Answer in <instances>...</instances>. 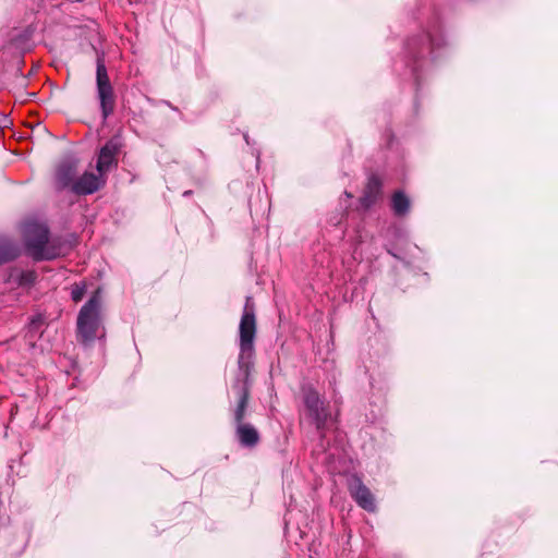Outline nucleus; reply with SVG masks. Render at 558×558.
Returning <instances> with one entry per match:
<instances>
[{"label": "nucleus", "mask_w": 558, "mask_h": 558, "mask_svg": "<svg viewBox=\"0 0 558 558\" xmlns=\"http://www.w3.org/2000/svg\"><path fill=\"white\" fill-rule=\"evenodd\" d=\"M97 94L104 119H107L114 109V93L111 86L106 65L102 60H97L96 69Z\"/></svg>", "instance_id": "4"}, {"label": "nucleus", "mask_w": 558, "mask_h": 558, "mask_svg": "<svg viewBox=\"0 0 558 558\" xmlns=\"http://www.w3.org/2000/svg\"><path fill=\"white\" fill-rule=\"evenodd\" d=\"M24 238L27 254L36 260L53 259L57 253L49 245L48 228L38 222H27L24 226Z\"/></svg>", "instance_id": "3"}, {"label": "nucleus", "mask_w": 558, "mask_h": 558, "mask_svg": "<svg viewBox=\"0 0 558 558\" xmlns=\"http://www.w3.org/2000/svg\"><path fill=\"white\" fill-rule=\"evenodd\" d=\"M236 434L240 442L245 447H253L259 440L257 430L250 424L236 425Z\"/></svg>", "instance_id": "12"}, {"label": "nucleus", "mask_w": 558, "mask_h": 558, "mask_svg": "<svg viewBox=\"0 0 558 558\" xmlns=\"http://www.w3.org/2000/svg\"><path fill=\"white\" fill-rule=\"evenodd\" d=\"M35 272L33 271H22L19 278L20 284H31L35 281Z\"/></svg>", "instance_id": "16"}, {"label": "nucleus", "mask_w": 558, "mask_h": 558, "mask_svg": "<svg viewBox=\"0 0 558 558\" xmlns=\"http://www.w3.org/2000/svg\"><path fill=\"white\" fill-rule=\"evenodd\" d=\"M105 184V179L101 174L85 172L71 186V191L77 195L93 194Z\"/></svg>", "instance_id": "8"}, {"label": "nucleus", "mask_w": 558, "mask_h": 558, "mask_svg": "<svg viewBox=\"0 0 558 558\" xmlns=\"http://www.w3.org/2000/svg\"><path fill=\"white\" fill-rule=\"evenodd\" d=\"M101 308V293L100 290H97L81 307L77 315L76 331L77 338L82 343L89 344L95 339L102 338L105 336Z\"/></svg>", "instance_id": "1"}, {"label": "nucleus", "mask_w": 558, "mask_h": 558, "mask_svg": "<svg viewBox=\"0 0 558 558\" xmlns=\"http://www.w3.org/2000/svg\"><path fill=\"white\" fill-rule=\"evenodd\" d=\"M367 187H368V190H369L371 192H373V191H374V192H377V191H378V189H379V182L377 181V179L372 178V179L369 180V182H368V186H367Z\"/></svg>", "instance_id": "17"}, {"label": "nucleus", "mask_w": 558, "mask_h": 558, "mask_svg": "<svg viewBox=\"0 0 558 558\" xmlns=\"http://www.w3.org/2000/svg\"><path fill=\"white\" fill-rule=\"evenodd\" d=\"M410 207L409 198L402 192H396L392 196V209L396 215H404Z\"/></svg>", "instance_id": "13"}, {"label": "nucleus", "mask_w": 558, "mask_h": 558, "mask_svg": "<svg viewBox=\"0 0 558 558\" xmlns=\"http://www.w3.org/2000/svg\"><path fill=\"white\" fill-rule=\"evenodd\" d=\"M247 400H248V390H247V387H243L241 389L238 407L234 411V420H235L236 425L243 424L242 421L244 418L245 410L247 407Z\"/></svg>", "instance_id": "14"}, {"label": "nucleus", "mask_w": 558, "mask_h": 558, "mask_svg": "<svg viewBox=\"0 0 558 558\" xmlns=\"http://www.w3.org/2000/svg\"><path fill=\"white\" fill-rule=\"evenodd\" d=\"M20 254L16 243L7 236H0V265L15 259Z\"/></svg>", "instance_id": "11"}, {"label": "nucleus", "mask_w": 558, "mask_h": 558, "mask_svg": "<svg viewBox=\"0 0 558 558\" xmlns=\"http://www.w3.org/2000/svg\"><path fill=\"white\" fill-rule=\"evenodd\" d=\"M256 336V318L252 298L247 296L239 326V368L247 377L255 354L254 340Z\"/></svg>", "instance_id": "2"}, {"label": "nucleus", "mask_w": 558, "mask_h": 558, "mask_svg": "<svg viewBox=\"0 0 558 558\" xmlns=\"http://www.w3.org/2000/svg\"><path fill=\"white\" fill-rule=\"evenodd\" d=\"M348 198L352 197V195L348 192L344 193Z\"/></svg>", "instance_id": "19"}, {"label": "nucleus", "mask_w": 558, "mask_h": 558, "mask_svg": "<svg viewBox=\"0 0 558 558\" xmlns=\"http://www.w3.org/2000/svg\"><path fill=\"white\" fill-rule=\"evenodd\" d=\"M118 144L114 141H109L101 147L97 159V171L102 177L116 165V155L118 153Z\"/></svg>", "instance_id": "9"}, {"label": "nucleus", "mask_w": 558, "mask_h": 558, "mask_svg": "<svg viewBox=\"0 0 558 558\" xmlns=\"http://www.w3.org/2000/svg\"><path fill=\"white\" fill-rule=\"evenodd\" d=\"M36 324H37V320H36V319H33V320H32V323H31V326H32V327H35V326H36Z\"/></svg>", "instance_id": "18"}, {"label": "nucleus", "mask_w": 558, "mask_h": 558, "mask_svg": "<svg viewBox=\"0 0 558 558\" xmlns=\"http://www.w3.org/2000/svg\"><path fill=\"white\" fill-rule=\"evenodd\" d=\"M244 140L246 141V143L248 144V137L247 135L244 136Z\"/></svg>", "instance_id": "20"}, {"label": "nucleus", "mask_w": 558, "mask_h": 558, "mask_svg": "<svg viewBox=\"0 0 558 558\" xmlns=\"http://www.w3.org/2000/svg\"><path fill=\"white\" fill-rule=\"evenodd\" d=\"M85 294V284H75L72 288L71 296L74 302H80Z\"/></svg>", "instance_id": "15"}, {"label": "nucleus", "mask_w": 558, "mask_h": 558, "mask_svg": "<svg viewBox=\"0 0 558 558\" xmlns=\"http://www.w3.org/2000/svg\"><path fill=\"white\" fill-rule=\"evenodd\" d=\"M441 40V34L438 28L428 29L424 36L411 39L407 44V50L413 57H421L432 52L435 47H439Z\"/></svg>", "instance_id": "6"}, {"label": "nucleus", "mask_w": 558, "mask_h": 558, "mask_svg": "<svg viewBox=\"0 0 558 558\" xmlns=\"http://www.w3.org/2000/svg\"><path fill=\"white\" fill-rule=\"evenodd\" d=\"M349 492L356 504L366 511L373 512L376 509L374 496L363 484L360 477L352 476L349 481Z\"/></svg>", "instance_id": "7"}, {"label": "nucleus", "mask_w": 558, "mask_h": 558, "mask_svg": "<svg viewBox=\"0 0 558 558\" xmlns=\"http://www.w3.org/2000/svg\"><path fill=\"white\" fill-rule=\"evenodd\" d=\"M302 393L304 404L310 415L315 420L317 428H323L328 416L324 401L312 386H303Z\"/></svg>", "instance_id": "5"}, {"label": "nucleus", "mask_w": 558, "mask_h": 558, "mask_svg": "<svg viewBox=\"0 0 558 558\" xmlns=\"http://www.w3.org/2000/svg\"><path fill=\"white\" fill-rule=\"evenodd\" d=\"M76 165L74 162L61 163L56 173V181L59 189H70L75 182Z\"/></svg>", "instance_id": "10"}]
</instances>
